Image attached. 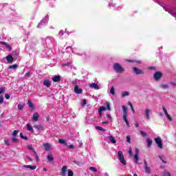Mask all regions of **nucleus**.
<instances>
[{
	"label": "nucleus",
	"mask_w": 176,
	"mask_h": 176,
	"mask_svg": "<svg viewBox=\"0 0 176 176\" xmlns=\"http://www.w3.org/2000/svg\"><path fill=\"white\" fill-rule=\"evenodd\" d=\"M113 68L114 71L117 72V74H123V72L124 71V68H123L122 65L118 63L113 65Z\"/></svg>",
	"instance_id": "nucleus-1"
},
{
	"label": "nucleus",
	"mask_w": 176,
	"mask_h": 176,
	"mask_svg": "<svg viewBox=\"0 0 176 176\" xmlns=\"http://www.w3.org/2000/svg\"><path fill=\"white\" fill-rule=\"evenodd\" d=\"M151 115H152V110L151 109H145L144 116L146 120H151Z\"/></svg>",
	"instance_id": "nucleus-2"
},
{
	"label": "nucleus",
	"mask_w": 176,
	"mask_h": 176,
	"mask_svg": "<svg viewBox=\"0 0 176 176\" xmlns=\"http://www.w3.org/2000/svg\"><path fill=\"white\" fill-rule=\"evenodd\" d=\"M49 21V14L45 15V16L40 21L38 28L41 27V25H47V23Z\"/></svg>",
	"instance_id": "nucleus-3"
},
{
	"label": "nucleus",
	"mask_w": 176,
	"mask_h": 176,
	"mask_svg": "<svg viewBox=\"0 0 176 176\" xmlns=\"http://www.w3.org/2000/svg\"><path fill=\"white\" fill-rule=\"evenodd\" d=\"M118 159L122 164L126 166V160H124V155H123L122 151H118Z\"/></svg>",
	"instance_id": "nucleus-4"
},
{
	"label": "nucleus",
	"mask_w": 176,
	"mask_h": 176,
	"mask_svg": "<svg viewBox=\"0 0 176 176\" xmlns=\"http://www.w3.org/2000/svg\"><path fill=\"white\" fill-rule=\"evenodd\" d=\"M42 41L45 42L47 45H50V43H56V40L52 36H47L46 38H42Z\"/></svg>",
	"instance_id": "nucleus-5"
},
{
	"label": "nucleus",
	"mask_w": 176,
	"mask_h": 176,
	"mask_svg": "<svg viewBox=\"0 0 176 176\" xmlns=\"http://www.w3.org/2000/svg\"><path fill=\"white\" fill-rule=\"evenodd\" d=\"M139 155L140 150L138 148H135V155L133 156L135 164H138V162H140V157H138Z\"/></svg>",
	"instance_id": "nucleus-6"
},
{
	"label": "nucleus",
	"mask_w": 176,
	"mask_h": 176,
	"mask_svg": "<svg viewBox=\"0 0 176 176\" xmlns=\"http://www.w3.org/2000/svg\"><path fill=\"white\" fill-rule=\"evenodd\" d=\"M154 141H155L156 144L157 145L158 148L162 149L163 148V143L162 142V138L160 137H157L154 138Z\"/></svg>",
	"instance_id": "nucleus-7"
},
{
	"label": "nucleus",
	"mask_w": 176,
	"mask_h": 176,
	"mask_svg": "<svg viewBox=\"0 0 176 176\" xmlns=\"http://www.w3.org/2000/svg\"><path fill=\"white\" fill-rule=\"evenodd\" d=\"M162 76H163V74H162L161 72H157L153 75L155 80H160V79H162Z\"/></svg>",
	"instance_id": "nucleus-8"
},
{
	"label": "nucleus",
	"mask_w": 176,
	"mask_h": 176,
	"mask_svg": "<svg viewBox=\"0 0 176 176\" xmlns=\"http://www.w3.org/2000/svg\"><path fill=\"white\" fill-rule=\"evenodd\" d=\"M43 146L44 148V150L47 152H49V151H52V144L50 143H43Z\"/></svg>",
	"instance_id": "nucleus-9"
},
{
	"label": "nucleus",
	"mask_w": 176,
	"mask_h": 176,
	"mask_svg": "<svg viewBox=\"0 0 176 176\" xmlns=\"http://www.w3.org/2000/svg\"><path fill=\"white\" fill-rule=\"evenodd\" d=\"M144 170H145V173H146V174H151V166H149L148 165V163H146V160H144Z\"/></svg>",
	"instance_id": "nucleus-10"
},
{
	"label": "nucleus",
	"mask_w": 176,
	"mask_h": 176,
	"mask_svg": "<svg viewBox=\"0 0 176 176\" xmlns=\"http://www.w3.org/2000/svg\"><path fill=\"white\" fill-rule=\"evenodd\" d=\"M67 170H68V168L67 167V166H63L61 168L60 175L66 176Z\"/></svg>",
	"instance_id": "nucleus-11"
},
{
	"label": "nucleus",
	"mask_w": 176,
	"mask_h": 176,
	"mask_svg": "<svg viewBox=\"0 0 176 176\" xmlns=\"http://www.w3.org/2000/svg\"><path fill=\"white\" fill-rule=\"evenodd\" d=\"M123 109V119L127 118L129 112L127 111V107L126 106H122Z\"/></svg>",
	"instance_id": "nucleus-12"
},
{
	"label": "nucleus",
	"mask_w": 176,
	"mask_h": 176,
	"mask_svg": "<svg viewBox=\"0 0 176 176\" xmlns=\"http://www.w3.org/2000/svg\"><path fill=\"white\" fill-rule=\"evenodd\" d=\"M71 50L72 53H74V54H77V56H83V52L78 51V49L76 48H71Z\"/></svg>",
	"instance_id": "nucleus-13"
},
{
	"label": "nucleus",
	"mask_w": 176,
	"mask_h": 176,
	"mask_svg": "<svg viewBox=\"0 0 176 176\" xmlns=\"http://www.w3.org/2000/svg\"><path fill=\"white\" fill-rule=\"evenodd\" d=\"M133 71L136 74V75H141L142 74H144V72L137 67H133Z\"/></svg>",
	"instance_id": "nucleus-14"
},
{
	"label": "nucleus",
	"mask_w": 176,
	"mask_h": 176,
	"mask_svg": "<svg viewBox=\"0 0 176 176\" xmlns=\"http://www.w3.org/2000/svg\"><path fill=\"white\" fill-rule=\"evenodd\" d=\"M74 92L76 94H82V93L83 92V90H82V89L79 88V87H78V85H76L74 87Z\"/></svg>",
	"instance_id": "nucleus-15"
},
{
	"label": "nucleus",
	"mask_w": 176,
	"mask_h": 176,
	"mask_svg": "<svg viewBox=\"0 0 176 176\" xmlns=\"http://www.w3.org/2000/svg\"><path fill=\"white\" fill-rule=\"evenodd\" d=\"M53 82H58L60 80H61V76H54L52 78Z\"/></svg>",
	"instance_id": "nucleus-16"
},
{
	"label": "nucleus",
	"mask_w": 176,
	"mask_h": 176,
	"mask_svg": "<svg viewBox=\"0 0 176 176\" xmlns=\"http://www.w3.org/2000/svg\"><path fill=\"white\" fill-rule=\"evenodd\" d=\"M89 87H91V89H94L95 90H99L100 89V87L96 83L90 84Z\"/></svg>",
	"instance_id": "nucleus-17"
},
{
	"label": "nucleus",
	"mask_w": 176,
	"mask_h": 176,
	"mask_svg": "<svg viewBox=\"0 0 176 176\" xmlns=\"http://www.w3.org/2000/svg\"><path fill=\"white\" fill-rule=\"evenodd\" d=\"M38 119H39V114L38 113H34L32 117L33 122H38Z\"/></svg>",
	"instance_id": "nucleus-18"
},
{
	"label": "nucleus",
	"mask_w": 176,
	"mask_h": 176,
	"mask_svg": "<svg viewBox=\"0 0 176 176\" xmlns=\"http://www.w3.org/2000/svg\"><path fill=\"white\" fill-rule=\"evenodd\" d=\"M43 85L46 87H49L50 86H52V82H50V80H49L47 79H45V80H44Z\"/></svg>",
	"instance_id": "nucleus-19"
},
{
	"label": "nucleus",
	"mask_w": 176,
	"mask_h": 176,
	"mask_svg": "<svg viewBox=\"0 0 176 176\" xmlns=\"http://www.w3.org/2000/svg\"><path fill=\"white\" fill-rule=\"evenodd\" d=\"M160 87L161 89H164V90H167L168 89H170V86L167 84H161L160 85Z\"/></svg>",
	"instance_id": "nucleus-20"
},
{
	"label": "nucleus",
	"mask_w": 176,
	"mask_h": 176,
	"mask_svg": "<svg viewBox=\"0 0 176 176\" xmlns=\"http://www.w3.org/2000/svg\"><path fill=\"white\" fill-rule=\"evenodd\" d=\"M129 96H130V92L127 91H124L121 94V97H122V98H124V97H129Z\"/></svg>",
	"instance_id": "nucleus-21"
},
{
	"label": "nucleus",
	"mask_w": 176,
	"mask_h": 176,
	"mask_svg": "<svg viewBox=\"0 0 176 176\" xmlns=\"http://www.w3.org/2000/svg\"><path fill=\"white\" fill-rule=\"evenodd\" d=\"M26 127L28 131H31V133H34V128H32V126H31V124H27Z\"/></svg>",
	"instance_id": "nucleus-22"
},
{
	"label": "nucleus",
	"mask_w": 176,
	"mask_h": 176,
	"mask_svg": "<svg viewBox=\"0 0 176 176\" xmlns=\"http://www.w3.org/2000/svg\"><path fill=\"white\" fill-rule=\"evenodd\" d=\"M24 168H30V170H35L36 168V166L31 165H25L23 166Z\"/></svg>",
	"instance_id": "nucleus-23"
},
{
	"label": "nucleus",
	"mask_w": 176,
	"mask_h": 176,
	"mask_svg": "<svg viewBox=\"0 0 176 176\" xmlns=\"http://www.w3.org/2000/svg\"><path fill=\"white\" fill-rule=\"evenodd\" d=\"M6 60L10 63V64H11V63H13V57L12 56V55L7 56Z\"/></svg>",
	"instance_id": "nucleus-24"
},
{
	"label": "nucleus",
	"mask_w": 176,
	"mask_h": 176,
	"mask_svg": "<svg viewBox=\"0 0 176 176\" xmlns=\"http://www.w3.org/2000/svg\"><path fill=\"white\" fill-rule=\"evenodd\" d=\"M0 43H1V45H3L4 46H6V47H7V49L12 50V47L10 45H9L8 43H6V42L1 41Z\"/></svg>",
	"instance_id": "nucleus-25"
},
{
	"label": "nucleus",
	"mask_w": 176,
	"mask_h": 176,
	"mask_svg": "<svg viewBox=\"0 0 176 176\" xmlns=\"http://www.w3.org/2000/svg\"><path fill=\"white\" fill-rule=\"evenodd\" d=\"M109 140L111 144H116V140L113 136H109Z\"/></svg>",
	"instance_id": "nucleus-26"
},
{
	"label": "nucleus",
	"mask_w": 176,
	"mask_h": 176,
	"mask_svg": "<svg viewBox=\"0 0 176 176\" xmlns=\"http://www.w3.org/2000/svg\"><path fill=\"white\" fill-rule=\"evenodd\" d=\"M47 159L48 160L49 162H53V160H54V158L53 157V155L52 154H49L47 156Z\"/></svg>",
	"instance_id": "nucleus-27"
},
{
	"label": "nucleus",
	"mask_w": 176,
	"mask_h": 176,
	"mask_svg": "<svg viewBox=\"0 0 176 176\" xmlns=\"http://www.w3.org/2000/svg\"><path fill=\"white\" fill-rule=\"evenodd\" d=\"M146 142H147V146L148 148H151V146H152V140H151V139H146Z\"/></svg>",
	"instance_id": "nucleus-28"
},
{
	"label": "nucleus",
	"mask_w": 176,
	"mask_h": 176,
	"mask_svg": "<svg viewBox=\"0 0 176 176\" xmlns=\"http://www.w3.org/2000/svg\"><path fill=\"white\" fill-rule=\"evenodd\" d=\"M34 129H36V130H38V131L43 129V126H42V125H34Z\"/></svg>",
	"instance_id": "nucleus-29"
},
{
	"label": "nucleus",
	"mask_w": 176,
	"mask_h": 176,
	"mask_svg": "<svg viewBox=\"0 0 176 176\" xmlns=\"http://www.w3.org/2000/svg\"><path fill=\"white\" fill-rule=\"evenodd\" d=\"M28 149H29V151H32L33 153L34 152H35V150L34 149V148L32 147V145L31 144L28 145Z\"/></svg>",
	"instance_id": "nucleus-30"
},
{
	"label": "nucleus",
	"mask_w": 176,
	"mask_h": 176,
	"mask_svg": "<svg viewBox=\"0 0 176 176\" xmlns=\"http://www.w3.org/2000/svg\"><path fill=\"white\" fill-rule=\"evenodd\" d=\"M140 135H142V137H146V135H148L146 132H145L144 131H140Z\"/></svg>",
	"instance_id": "nucleus-31"
},
{
	"label": "nucleus",
	"mask_w": 176,
	"mask_h": 176,
	"mask_svg": "<svg viewBox=\"0 0 176 176\" xmlns=\"http://www.w3.org/2000/svg\"><path fill=\"white\" fill-rule=\"evenodd\" d=\"M110 93L112 94V96H115V88L113 87H111L110 89Z\"/></svg>",
	"instance_id": "nucleus-32"
},
{
	"label": "nucleus",
	"mask_w": 176,
	"mask_h": 176,
	"mask_svg": "<svg viewBox=\"0 0 176 176\" xmlns=\"http://www.w3.org/2000/svg\"><path fill=\"white\" fill-rule=\"evenodd\" d=\"M9 69H16V68H17V65H12L9 66Z\"/></svg>",
	"instance_id": "nucleus-33"
},
{
	"label": "nucleus",
	"mask_w": 176,
	"mask_h": 176,
	"mask_svg": "<svg viewBox=\"0 0 176 176\" xmlns=\"http://www.w3.org/2000/svg\"><path fill=\"white\" fill-rule=\"evenodd\" d=\"M89 170H91V171H93L94 173H97V168H96V167L91 166L89 167Z\"/></svg>",
	"instance_id": "nucleus-34"
},
{
	"label": "nucleus",
	"mask_w": 176,
	"mask_h": 176,
	"mask_svg": "<svg viewBox=\"0 0 176 176\" xmlns=\"http://www.w3.org/2000/svg\"><path fill=\"white\" fill-rule=\"evenodd\" d=\"M17 134H19V131L15 130V131H14L13 133H12V136H13L14 138H16V137L17 136Z\"/></svg>",
	"instance_id": "nucleus-35"
},
{
	"label": "nucleus",
	"mask_w": 176,
	"mask_h": 176,
	"mask_svg": "<svg viewBox=\"0 0 176 176\" xmlns=\"http://www.w3.org/2000/svg\"><path fill=\"white\" fill-rule=\"evenodd\" d=\"M123 119H124V122H125L126 126L128 127H129L130 126V123L129 122V120H127V118H123Z\"/></svg>",
	"instance_id": "nucleus-36"
},
{
	"label": "nucleus",
	"mask_w": 176,
	"mask_h": 176,
	"mask_svg": "<svg viewBox=\"0 0 176 176\" xmlns=\"http://www.w3.org/2000/svg\"><path fill=\"white\" fill-rule=\"evenodd\" d=\"M4 144L7 145V146H9V145H10V143L9 142V140L8 139H4Z\"/></svg>",
	"instance_id": "nucleus-37"
},
{
	"label": "nucleus",
	"mask_w": 176,
	"mask_h": 176,
	"mask_svg": "<svg viewBox=\"0 0 176 176\" xmlns=\"http://www.w3.org/2000/svg\"><path fill=\"white\" fill-rule=\"evenodd\" d=\"M162 110L164 111V113H165V115L168 114V112H167V109H166V107L164 106H162Z\"/></svg>",
	"instance_id": "nucleus-38"
},
{
	"label": "nucleus",
	"mask_w": 176,
	"mask_h": 176,
	"mask_svg": "<svg viewBox=\"0 0 176 176\" xmlns=\"http://www.w3.org/2000/svg\"><path fill=\"white\" fill-rule=\"evenodd\" d=\"M99 111L104 112V111H107V108L104 106L100 107Z\"/></svg>",
	"instance_id": "nucleus-39"
},
{
	"label": "nucleus",
	"mask_w": 176,
	"mask_h": 176,
	"mask_svg": "<svg viewBox=\"0 0 176 176\" xmlns=\"http://www.w3.org/2000/svg\"><path fill=\"white\" fill-rule=\"evenodd\" d=\"M28 105H29L30 108H34V104H32V102H30V100L28 101Z\"/></svg>",
	"instance_id": "nucleus-40"
},
{
	"label": "nucleus",
	"mask_w": 176,
	"mask_h": 176,
	"mask_svg": "<svg viewBox=\"0 0 176 176\" xmlns=\"http://www.w3.org/2000/svg\"><path fill=\"white\" fill-rule=\"evenodd\" d=\"M68 176H74V171L69 170H68V173H67Z\"/></svg>",
	"instance_id": "nucleus-41"
},
{
	"label": "nucleus",
	"mask_w": 176,
	"mask_h": 176,
	"mask_svg": "<svg viewBox=\"0 0 176 176\" xmlns=\"http://www.w3.org/2000/svg\"><path fill=\"white\" fill-rule=\"evenodd\" d=\"M34 155L36 157V161L39 160V157L38 156V153H36V151H34Z\"/></svg>",
	"instance_id": "nucleus-42"
},
{
	"label": "nucleus",
	"mask_w": 176,
	"mask_h": 176,
	"mask_svg": "<svg viewBox=\"0 0 176 176\" xmlns=\"http://www.w3.org/2000/svg\"><path fill=\"white\" fill-rule=\"evenodd\" d=\"M163 176H171V174H170V172L165 171L164 172Z\"/></svg>",
	"instance_id": "nucleus-43"
},
{
	"label": "nucleus",
	"mask_w": 176,
	"mask_h": 176,
	"mask_svg": "<svg viewBox=\"0 0 176 176\" xmlns=\"http://www.w3.org/2000/svg\"><path fill=\"white\" fill-rule=\"evenodd\" d=\"M106 105L108 111H111V104H109V102H106Z\"/></svg>",
	"instance_id": "nucleus-44"
},
{
	"label": "nucleus",
	"mask_w": 176,
	"mask_h": 176,
	"mask_svg": "<svg viewBox=\"0 0 176 176\" xmlns=\"http://www.w3.org/2000/svg\"><path fill=\"white\" fill-rule=\"evenodd\" d=\"M165 116H166V118H167L168 120H169V122L173 121V118L168 114H166Z\"/></svg>",
	"instance_id": "nucleus-45"
},
{
	"label": "nucleus",
	"mask_w": 176,
	"mask_h": 176,
	"mask_svg": "<svg viewBox=\"0 0 176 176\" xmlns=\"http://www.w3.org/2000/svg\"><path fill=\"white\" fill-rule=\"evenodd\" d=\"M129 63H137L138 64H141V60H128Z\"/></svg>",
	"instance_id": "nucleus-46"
},
{
	"label": "nucleus",
	"mask_w": 176,
	"mask_h": 176,
	"mask_svg": "<svg viewBox=\"0 0 176 176\" xmlns=\"http://www.w3.org/2000/svg\"><path fill=\"white\" fill-rule=\"evenodd\" d=\"M96 129L98 130H100V131H105V129H104V128H102L101 126H96Z\"/></svg>",
	"instance_id": "nucleus-47"
},
{
	"label": "nucleus",
	"mask_w": 176,
	"mask_h": 176,
	"mask_svg": "<svg viewBox=\"0 0 176 176\" xmlns=\"http://www.w3.org/2000/svg\"><path fill=\"white\" fill-rule=\"evenodd\" d=\"M3 103V95L0 96V104Z\"/></svg>",
	"instance_id": "nucleus-48"
},
{
	"label": "nucleus",
	"mask_w": 176,
	"mask_h": 176,
	"mask_svg": "<svg viewBox=\"0 0 176 176\" xmlns=\"http://www.w3.org/2000/svg\"><path fill=\"white\" fill-rule=\"evenodd\" d=\"M58 142H59V144H66L65 140H64L63 139H59Z\"/></svg>",
	"instance_id": "nucleus-49"
},
{
	"label": "nucleus",
	"mask_w": 176,
	"mask_h": 176,
	"mask_svg": "<svg viewBox=\"0 0 176 176\" xmlns=\"http://www.w3.org/2000/svg\"><path fill=\"white\" fill-rule=\"evenodd\" d=\"M3 93H5V87L0 88V94H2Z\"/></svg>",
	"instance_id": "nucleus-50"
},
{
	"label": "nucleus",
	"mask_w": 176,
	"mask_h": 176,
	"mask_svg": "<svg viewBox=\"0 0 176 176\" xmlns=\"http://www.w3.org/2000/svg\"><path fill=\"white\" fill-rule=\"evenodd\" d=\"M126 142H129V144L131 142V138H130V136L126 137Z\"/></svg>",
	"instance_id": "nucleus-51"
},
{
	"label": "nucleus",
	"mask_w": 176,
	"mask_h": 176,
	"mask_svg": "<svg viewBox=\"0 0 176 176\" xmlns=\"http://www.w3.org/2000/svg\"><path fill=\"white\" fill-rule=\"evenodd\" d=\"M30 75H31V72H28L25 74V76L26 78H30Z\"/></svg>",
	"instance_id": "nucleus-52"
},
{
	"label": "nucleus",
	"mask_w": 176,
	"mask_h": 176,
	"mask_svg": "<svg viewBox=\"0 0 176 176\" xmlns=\"http://www.w3.org/2000/svg\"><path fill=\"white\" fill-rule=\"evenodd\" d=\"M159 157H160V160H161L164 164H167V162L163 160V158H162V156L159 155Z\"/></svg>",
	"instance_id": "nucleus-53"
},
{
	"label": "nucleus",
	"mask_w": 176,
	"mask_h": 176,
	"mask_svg": "<svg viewBox=\"0 0 176 176\" xmlns=\"http://www.w3.org/2000/svg\"><path fill=\"white\" fill-rule=\"evenodd\" d=\"M58 35H59V36H63V35H64V32H63V30H60V31L58 32Z\"/></svg>",
	"instance_id": "nucleus-54"
},
{
	"label": "nucleus",
	"mask_w": 176,
	"mask_h": 176,
	"mask_svg": "<svg viewBox=\"0 0 176 176\" xmlns=\"http://www.w3.org/2000/svg\"><path fill=\"white\" fill-rule=\"evenodd\" d=\"M23 108H24V107L22 104H18V109L21 111V109H23Z\"/></svg>",
	"instance_id": "nucleus-55"
},
{
	"label": "nucleus",
	"mask_w": 176,
	"mask_h": 176,
	"mask_svg": "<svg viewBox=\"0 0 176 176\" xmlns=\"http://www.w3.org/2000/svg\"><path fill=\"white\" fill-rule=\"evenodd\" d=\"M87 104V102H86V100H83L82 102V107H85V105H86Z\"/></svg>",
	"instance_id": "nucleus-56"
},
{
	"label": "nucleus",
	"mask_w": 176,
	"mask_h": 176,
	"mask_svg": "<svg viewBox=\"0 0 176 176\" xmlns=\"http://www.w3.org/2000/svg\"><path fill=\"white\" fill-rule=\"evenodd\" d=\"M12 142H19V140L16 138H12Z\"/></svg>",
	"instance_id": "nucleus-57"
},
{
	"label": "nucleus",
	"mask_w": 176,
	"mask_h": 176,
	"mask_svg": "<svg viewBox=\"0 0 176 176\" xmlns=\"http://www.w3.org/2000/svg\"><path fill=\"white\" fill-rule=\"evenodd\" d=\"M5 98H6V100H9V98H10V95L6 94L5 95Z\"/></svg>",
	"instance_id": "nucleus-58"
},
{
	"label": "nucleus",
	"mask_w": 176,
	"mask_h": 176,
	"mask_svg": "<svg viewBox=\"0 0 176 176\" xmlns=\"http://www.w3.org/2000/svg\"><path fill=\"white\" fill-rule=\"evenodd\" d=\"M129 155L131 156V155H133V150L131 149V148H129Z\"/></svg>",
	"instance_id": "nucleus-59"
},
{
	"label": "nucleus",
	"mask_w": 176,
	"mask_h": 176,
	"mask_svg": "<svg viewBox=\"0 0 176 176\" xmlns=\"http://www.w3.org/2000/svg\"><path fill=\"white\" fill-rule=\"evenodd\" d=\"M170 85H171L172 86H173V87H176V83H175V82H170Z\"/></svg>",
	"instance_id": "nucleus-60"
},
{
	"label": "nucleus",
	"mask_w": 176,
	"mask_h": 176,
	"mask_svg": "<svg viewBox=\"0 0 176 176\" xmlns=\"http://www.w3.org/2000/svg\"><path fill=\"white\" fill-rule=\"evenodd\" d=\"M131 109L133 113H135V110H134V107L131 106Z\"/></svg>",
	"instance_id": "nucleus-61"
},
{
	"label": "nucleus",
	"mask_w": 176,
	"mask_h": 176,
	"mask_svg": "<svg viewBox=\"0 0 176 176\" xmlns=\"http://www.w3.org/2000/svg\"><path fill=\"white\" fill-rule=\"evenodd\" d=\"M109 6L111 8V7H113V6H115V5H113V3H110L109 4Z\"/></svg>",
	"instance_id": "nucleus-62"
},
{
	"label": "nucleus",
	"mask_w": 176,
	"mask_h": 176,
	"mask_svg": "<svg viewBox=\"0 0 176 176\" xmlns=\"http://www.w3.org/2000/svg\"><path fill=\"white\" fill-rule=\"evenodd\" d=\"M70 149H74V145L71 144L68 146Z\"/></svg>",
	"instance_id": "nucleus-63"
},
{
	"label": "nucleus",
	"mask_w": 176,
	"mask_h": 176,
	"mask_svg": "<svg viewBox=\"0 0 176 176\" xmlns=\"http://www.w3.org/2000/svg\"><path fill=\"white\" fill-rule=\"evenodd\" d=\"M135 127H140V124L138 123H135Z\"/></svg>",
	"instance_id": "nucleus-64"
}]
</instances>
